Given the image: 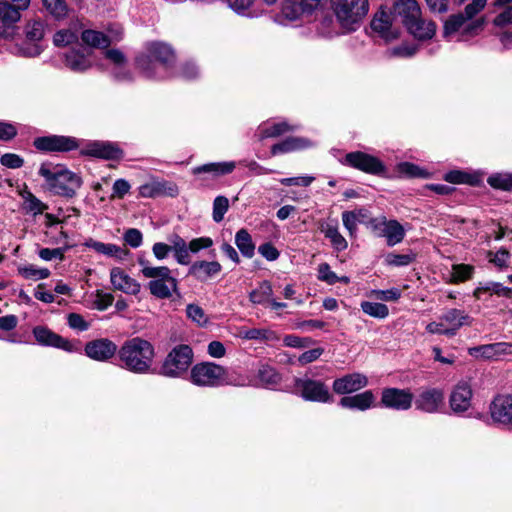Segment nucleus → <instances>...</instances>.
I'll list each match as a JSON object with an SVG mask.
<instances>
[{"mask_svg": "<svg viewBox=\"0 0 512 512\" xmlns=\"http://www.w3.org/2000/svg\"><path fill=\"white\" fill-rule=\"evenodd\" d=\"M179 76L185 80H193L199 76V69L194 62H185L179 69Z\"/></svg>", "mask_w": 512, "mask_h": 512, "instance_id": "nucleus-60", "label": "nucleus"}, {"mask_svg": "<svg viewBox=\"0 0 512 512\" xmlns=\"http://www.w3.org/2000/svg\"><path fill=\"white\" fill-rule=\"evenodd\" d=\"M192 360V349L188 345H178L166 356L160 373L167 377H179L187 371Z\"/></svg>", "mask_w": 512, "mask_h": 512, "instance_id": "nucleus-7", "label": "nucleus"}, {"mask_svg": "<svg viewBox=\"0 0 512 512\" xmlns=\"http://www.w3.org/2000/svg\"><path fill=\"white\" fill-rule=\"evenodd\" d=\"M372 295L379 300L395 301L400 298L401 292L397 288H392L389 290H373Z\"/></svg>", "mask_w": 512, "mask_h": 512, "instance_id": "nucleus-63", "label": "nucleus"}, {"mask_svg": "<svg viewBox=\"0 0 512 512\" xmlns=\"http://www.w3.org/2000/svg\"><path fill=\"white\" fill-rule=\"evenodd\" d=\"M345 160L351 167L365 173L380 175L385 172L384 164L377 157L364 152L357 151L348 153Z\"/></svg>", "mask_w": 512, "mask_h": 512, "instance_id": "nucleus-13", "label": "nucleus"}, {"mask_svg": "<svg viewBox=\"0 0 512 512\" xmlns=\"http://www.w3.org/2000/svg\"><path fill=\"white\" fill-rule=\"evenodd\" d=\"M273 295L272 285L268 281H263L260 285L249 294V299L254 304L269 303Z\"/></svg>", "mask_w": 512, "mask_h": 512, "instance_id": "nucleus-40", "label": "nucleus"}, {"mask_svg": "<svg viewBox=\"0 0 512 512\" xmlns=\"http://www.w3.org/2000/svg\"><path fill=\"white\" fill-rule=\"evenodd\" d=\"M394 13L400 17L404 26L421 16L420 7L415 0H398L394 5Z\"/></svg>", "mask_w": 512, "mask_h": 512, "instance_id": "nucleus-29", "label": "nucleus"}, {"mask_svg": "<svg viewBox=\"0 0 512 512\" xmlns=\"http://www.w3.org/2000/svg\"><path fill=\"white\" fill-rule=\"evenodd\" d=\"M33 335L40 345L52 346L67 352L76 351V346L66 338L54 333L44 326H36Z\"/></svg>", "mask_w": 512, "mask_h": 512, "instance_id": "nucleus-15", "label": "nucleus"}, {"mask_svg": "<svg viewBox=\"0 0 512 512\" xmlns=\"http://www.w3.org/2000/svg\"><path fill=\"white\" fill-rule=\"evenodd\" d=\"M361 309L365 314L378 319H384L389 314L387 305L378 302L363 301Z\"/></svg>", "mask_w": 512, "mask_h": 512, "instance_id": "nucleus-42", "label": "nucleus"}, {"mask_svg": "<svg viewBox=\"0 0 512 512\" xmlns=\"http://www.w3.org/2000/svg\"><path fill=\"white\" fill-rule=\"evenodd\" d=\"M374 32L386 41H391L399 36V30L392 25V14L384 9L377 11L371 21Z\"/></svg>", "mask_w": 512, "mask_h": 512, "instance_id": "nucleus-19", "label": "nucleus"}, {"mask_svg": "<svg viewBox=\"0 0 512 512\" xmlns=\"http://www.w3.org/2000/svg\"><path fill=\"white\" fill-rule=\"evenodd\" d=\"M22 10L7 1L0 2V19L5 25L16 23L20 20Z\"/></svg>", "mask_w": 512, "mask_h": 512, "instance_id": "nucleus-41", "label": "nucleus"}, {"mask_svg": "<svg viewBox=\"0 0 512 512\" xmlns=\"http://www.w3.org/2000/svg\"><path fill=\"white\" fill-rule=\"evenodd\" d=\"M487 182L493 188L509 190L512 187V175L508 173L493 174L488 177Z\"/></svg>", "mask_w": 512, "mask_h": 512, "instance_id": "nucleus-50", "label": "nucleus"}, {"mask_svg": "<svg viewBox=\"0 0 512 512\" xmlns=\"http://www.w3.org/2000/svg\"><path fill=\"white\" fill-rule=\"evenodd\" d=\"M295 386L307 401L327 403L332 400L328 387L321 381L297 379Z\"/></svg>", "mask_w": 512, "mask_h": 512, "instance_id": "nucleus-12", "label": "nucleus"}, {"mask_svg": "<svg viewBox=\"0 0 512 512\" xmlns=\"http://www.w3.org/2000/svg\"><path fill=\"white\" fill-rule=\"evenodd\" d=\"M466 21H468V19L462 13L449 16L444 24V36L448 37L459 31Z\"/></svg>", "mask_w": 512, "mask_h": 512, "instance_id": "nucleus-49", "label": "nucleus"}, {"mask_svg": "<svg viewBox=\"0 0 512 512\" xmlns=\"http://www.w3.org/2000/svg\"><path fill=\"white\" fill-rule=\"evenodd\" d=\"M65 248H42L39 250L38 255L44 261H51L58 259L59 261L64 260Z\"/></svg>", "mask_w": 512, "mask_h": 512, "instance_id": "nucleus-59", "label": "nucleus"}, {"mask_svg": "<svg viewBox=\"0 0 512 512\" xmlns=\"http://www.w3.org/2000/svg\"><path fill=\"white\" fill-rule=\"evenodd\" d=\"M46 10L56 19H62L68 14L65 0H42Z\"/></svg>", "mask_w": 512, "mask_h": 512, "instance_id": "nucleus-44", "label": "nucleus"}, {"mask_svg": "<svg viewBox=\"0 0 512 512\" xmlns=\"http://www.w3.org/2000/svg\"><path fill=\"white\" fill-rule=\"evenodd\" d=\"M38 173L45 181L46 190L65 198H73L83 184L78 174L61 165L43 163Z\"/></svg>", "mask_w": 512, "mask_h": 512, "instance_id": "nucleus-2", "label": "nucleus"}, {"mask_svg": "<svg viewBox=\"0 0 512 512\" xmlns=\"http://www.w3.org/2000/svg\"><path fill=\"white\" fill-rule=\"evenodd\" d=\"M368 385V378L361 373H350L334 380L332 388L336 394L346 395Z\"/></svg>", "mask_w": 512, "mask_h": 512, "instance_id": "nucleus-18", "label": "nucleus"}, {"mask_svg": "<svg viewBox=\"0 0 512 512\" xmlns=\"http://www.w3.org/2000/svg\"><path fill=\"white\" fill-rule=\"evenodd\" d=\"M408 23L405 27L417 39H431L435 35L436 25L433 21H426L418 16L413 22Z\"/></svg>", "mask_w": 512, "mask_h": 512, "instance_id": "nucleus-31", "label": "nucleus"}, {"mask_svg": "<svg viewBox=\"0 0 512 512\" xmlns=\"http://www.w3.org/2000/svg\"><path fill=\"white\" fill-rule=\"evenodd\" d=\"M77 41L78 35L69 29L59 30L53 38L54 44L58 47L67 46Z\"/></svg>", "mask_w": 512, "mask_h": 512, "instance_id": "nucleus-54", "label": "nucleus"}, {"mask_svg": "<svg viewBox=\"0 0 512 512\" xmlns=\"http://www.w3.org/2000/svg\"><path fill=\"white\" fill-rule=\"evenodd\" d=\"M312 146V142L304 137H287L283 141L274 144L271 147L273 156L285 154L293 151L303 150Z\"/></svg>", "mask_w": 512, "mask_h": 512, "instance_id": "nucleus-30", "label": "nucleus"}, {"mask_svg": "<svg viewBox=\"0 0 512 512\" xmlns=\"http://www.w3.org/2000/svg\"><path fill=\"white\" fill-rule=\"evenodd\" d=\"M165 186V184L160 182L146 183L140 186L139 194L146 198L161 196L165 191Z\"/></svg>", "mask_w": 512, "mask_h": 512, "instance_id": "nucleus-52", "label": "nucleus"}, {"mask_svg": "<svg viewBox=\"0 0 512 512\" xmlns=\"http://www.w3.org/2000/svg\"><path fill=\"white\" fill-rule=\"evenodd\" d=\"M68 325L70 328L78 331H86L89 328V324L85 319L77 313H70L68 315Z\"/></svg>", "mask_w": 512, "mask_h": 512, "instance_id": "nucleus-64", "label": "nucleus"}, {"mask_svg": "<svg viewBox=\"0 0 512 512\" xmlns=\"http://www.w3.org/2000/svg\"><path fill=\"white\" fill-rule=\"evenodd\" d=\"M123 240L130 247L138 248L142 245L143 235L140 230L136 228H129L123 234Z\"/></svg>", "mask_w": 512, "mask_h": 512, "instance_id": "nucleus-56", "label": "nucleus"}, {"mask_svg": "<svg viewBox=\"0 0 512 512\" xmlns=\"http://www.w3.org/2000/svg\"><path fill=\"white\" fill-rule=\"evenodd\" d=\"M26 39L29 43H25L21 48V52L27 57H36L43 51L40 41L45 34V24L41 20L29 21L25 28Z\"/></svg>", "mask_w": 512, "mask_h": 512, "instance_id": "nucleus-10", "label": "nucleus"}, {"mask_svg": "<svg viewBox=\"0 0 512 512\" xmlns=\"http://www.w3.org/2000/svg\"><path fill=\"white\" fill-rule=\"evenodd\" d=\"M311 10L308 9V6L304 5V1L300 0H286L282 4L281 13L282 15L288 19V20H296L298 19L302 13L304 12H310Z\"/></svg>", "mask_w": 512, "mask_h": 512, "instance_id": "nucleus-39", "label": "nucleus"}, {"mask_svg": "<svg viewBox=\"0 0 512 512\" xmlns=\"http://www.w3.org/2000/svg\"><path fill=\"white\" fill-rule=\"evenodd\" d=\"M84 245L94 250L96 253L103 254L107 257L123 259L127 254V251L116 244L103 243L92 238L88 239Z\"/></svg>", "mask_w": 512, "mask_h": 512, "instance_id": "nucleus-32", "label": "nucleus"}, {"mask_svg": "<svg viewBox=\"0 0 512 512\" xmlns=\"http://www.w3.org/2000/svg\"><path fill=\"white\" fill-rule=\"evenodd\" d=\"M511 346V344L506 342H497L469 348L468 353L476 358L493 359L510 353Z\"/></svg>", "mask_w": 512, "mask_h": 512, "instance_id": "nucleus-27", "label": "nucleus"}, {"mask_svg": "<svg viewBox=\"0 0 512 512\" xmlns=\"http://www.w3.org/2000/svg\"><path fill=\"white\" fill-rule=\"evenodd\" d=\"M297 128V126L290 125L287 122L263 124L259 126L258 137L259 140L266 138H276L287 132L295 131Z\"/></svg>", "mask_w": 512, "mask_h": 512, "instance_id": "nucleus-35", "label": "nucleus"}, {"mask_svg": "<svg viewBox=\"0 0 512 512\" xmlns=\"http://www.w3.org/2000/svg\"><path fill=\"white\" fill-rule=\"evenodd\" d=\"M485 294H488L489 296L497 295L510 297L512 294V288L506 287L499 282L493 281L479 283L478 287L473 292V296L476 299H482L483 295Z\"/></svg>", "mask_w": 512, "mask_h": 512, "instance_id": "nucleus-33", "label": "nucleus"}, {"mask_svg": "<svg viewBox=\"0 0 512 512\" xmlns=\"http://www.w3.org/2000/svg\"><path fill=\"white\" fill-rule=\"evenodd\" d=\"M318 279L328 284H335L338 282V276L331 270L328 263H321L318 266Z\"/></svg>", "mask_w": 512, "mask_h": 512, "instance_id": "nucleus-57", "label": "nucleus"}, {"mask_svg": "<svg viewBox=\"0 0 512 512\" xmlns=\"http://www.w3.org/2000/svg\"><path fill=\"white\" fill-rule=\"evenodd\" d=\"M236 168L234 161L212 162L203 164L192 169L194 175L209 174L212 179L230 174Z\"/></svg>", "mask_w": 512, "mask_h": 512, "instance_id": "nucleus-28", "label": "nucleus"}, {"mask_svg": "<svg viewBox=\"0 0 512 512\" xmlns=\"http://www.w3.org/2000/svg\"><path fill=\"white\" fill-rule=\"evenodd\" d=\"M235 244L241 254L246 258H252L255 254V244L246 229H240L235 235Z\"/></svg>", "mask_w": 512, "mask_h": 512, "instance_id": "nucleus-36", "label": "nucleus"}, {"mask_svg": "<svg viewBox=\"0 0 512 512\" xmlns=\"http://www.w3.org/2000/svg\"><path fill=\"white\" fill-rule=\"evenodd\" d=\"M447 328L448 336L453 337L463 326H470L473 319L464 311L459 309H449L441 317Z\"/></svg>", "mask_w": 512, "mask_h": 512, "instance_id": "nucleus-23", "label": "nucleus"}, {"mask_svg": "<svg viewBox=\"0 0 512 512\" xmlns=\"http://www.w3.org/2000/svg\"><path fill=\"white\" fill-rule=\"evenodd\" d=\"M81 38L85 44L94 48H107L111 44L108 35L96 30H84Z\"/></svg>", "mask_w": 512, "mask_h": 512, "instance_id": "nucleus-38", "label": "nucleus"}, {"mask_svg": "<svg viewBox=\"0 0 512 512\" xmlns=\"http://www.w3.org/2000/svg\"><path fill=\"white\" fill-rule=\"evenodd\" d=\"M474 267L468 264H456L452 266L451 281L453 283L464 282L472 278Z\"/></svg>", "mask_w": 512, "mask_h": 512, "instance_id": "nucleus-47", "label": "nucleus"}, {"mask_svg": "<svg viewBox=\"0 0 512 512\" xmlns=\"http://www.w3.org/2000/svg\"><path fill=\"white\" fill-rule=\"evenodd\" d=\"M154 356L153 345L141 337L126 340L118 350L119 366L135 374L150 373Z\"/></svg>", "mask_w": 512, "mask_h": 512, "instance_id": "nucleus-1", "label": "nucleus"}, {"mask_svg": "<svg viewBox=\"0 0 512 512\" xmlns=\"http://www.w3.org/2000/svg\"><path fill=\"white\" fill-rule=\"evenodd\" d=\"M24 208L36 216L47 210L48 206L40 199H38L34 194L28 192L26 196H24Z\"/></svg>", "mask_w": 512, "mask_h": 512, "instance_id": "nucleus-48", "label": "nucleus"}, {"mask_svg": "<svg viewBox=\"0 0 512 512\" xmlns=\"http://www.w3.org/2000/svg\"><path fill=\"white\" fill-rule=\"evenodd\" d=\"M110 281L114 289L126 294L137 295L141 289L140 284L119 267L111 269Z\"/></svg>", "mask_w": 512, "mask_h": 512, "instance_id": "nucleus-22", "label": "nucleus"}, {"mask_svg": "<svg viewBox=\"0 0 512 512\" xmlns=\"http://www.w3.org/2000/svg\"><path fill=\"white\" fill-rule=\"evenodd\" d=\"M171 251L174 252L177 263L188 265L190 263L189 244L179 235H175L171 240Z\"/></svg>", "mask_w": 512, "mask_h": 512, "instance_id": "nucleus-37", "label": "nucleus"}, {"mask_svg": "<svg viewBox=\"0 0 512 512\" xmlns=\"http://www.w3.org/2000/svg\"><path fill=\"white\" fill-rule=\"evenodd\" d=\"M0 163L7 168L17 169L23 166L24 160L17 154L6 153L1 156Z\"/></svg>", "mask_w": 512, "mask_h": 512, "instance_id": "nucleus-61", "label": "nucleus"}, {"mask_svg": "<svg viewBox=\"0 0 512 512\" xmlns=\"http://www.w3.org/2000/svg\"><path fill=\"white\" fill-rule=\"evenodd\" d=\"M65 65L74 72H83L91 67V62L81 48L65 54Z\"/></svg>", "mask_w": 512, "mask_h": 512, "instance_id": "nucleus-34", "label": "nucleus"}, {"mask_svg": "<svg viewBox=\"0 0 512 512\" xmlns=\"http://www.w3.org/2000/svg\"><path fill=\"white\" fill-rule=\"evenodd\" d=\"M174 52L172 48L164 43L154 42L147 46V54L137 58V65L148 78L155 77V64L159 62L163 66H168L174 61Z\"/></svg>", "mask_w": 512, "mask_h": 512, "instance_id": "nucleus-6", "label": "nucleus"}, {"mask_svg": "<svg viewBox=\"0 0 512 512\" xmlns=\"http://www.w3.org/2000/svg\"><path fill=\"white\" fill-rule=\"evenodd\" d=\"M18 273L25 279L41 280L50 276L47 268H37L34 265H26L18 267Z\"/></svg>", "mask_w": 512, "mask_h": 512, "instance_id": "nucleus-43", "label": "nucleus"}, {"mask_svg": "<svg viewBox=\"0 0 512 512\" xmlns=\"http://www.w3.org/2000/svg\"><path fill=\"white\" fill-rule=\"evenodd\" d=\"M398 171L407 177H423L424 172L417 166L409 162H403L398 165Z\"/></svg>", "mask_w": 512, "mask_h": 512, "instance_id": "nucleus-62", "label": "nucleus"}, {"mask_svg": "<svg viewBox=\"0 0 512 512\" xmlns=\"http://www.w3.org/2000/svg\"><path fill=\"white\" fill-rule=\"evenodd\" d=\"M332 7L341 26L352 28L369 12V0H332Z\"/></svg>", "mask_w": 512, "mask_h": 512, "instance_id": "nucleus-5", "label": "nucleus"}, {"mask_svg": "<svg viewBox=\"0 0 512 512\" xmlns=\"http://www.w3.org/2000/svg\"><path fill=\"white\" fill-rule=\"evenodd\" d=\"M229 208V200L225 196H217L213 202V220L219 223L223 220L225 213Z\"/></svg>", "mask_w": 512, "mask_h": 512, "instance_id": "nucleus-51", "label": "nucleus"}, {"mask_svg": "<svg viewBox=\"0 0 512 512\" xmlns=\"http://www.w3.org/2000/svg\"><path fill=\"white\" fill-rule=\"evenodd\" d=\"M80 154L106 160H115L122 157V150L109 142L93 141L86 144V146L80 150Z\"/></svg>", "mask_w": 512, "mask_h": 512, "instance_id": "nucleus-20", "label": "nucleus"}, {"mask_svg": "<svg viewBox=\"0 0 512 512\" xmlns=\"http://www.w3.org/2000/svg\"><path fill=\"white\" fill-rule=\"evenodd\" d=\"M190 378L193 384L203 387L244 385V381L234 377L224 367L213 362H203L193 366Z\"/></svg>", "mask_w": 512, "mask_h": 512, "instance_id": "nucleus-4", "label": "nucleus"}, {"mask_svg": "<svg viewBox=\"0 0 512 512\" xmlns=\"http://www.w3.org/2000/svg\"><path fill=\"white\" fill-rule=\"evenodd\" d=\"M186 315L191 321L200 327H204L209 323V317L197 304H188L186 307Z\"/></svg>", "mask_w": 512, "mask_h": 512, "instance_id": "nucleus-46", "label": "nucleus"}, {"mask_svg": "<svg viewBox=\"0 0 512 512\" xmlns=\"http://www.w3.org/2000/svg\"><path fill=\"white\" fill-rule=\"evenodd\" d=\"M339 405L347 409L365 411L376 406V398L371 390H366L353 396L342 397Z\"/></svg>", "mask_w": 512, "mask_h": 512, "instance_id": "nucleus-25", "label": "nucleus"}, {"mask_svg": "<svg viewBox=\"0 0 512 512\" xmlns=\"http://www.w3.org/2000/svg\"><path fill=\"white\" fill-rule=\"evenodd\" d=\"M369 224L378 237L386 239L389 247L401 243L405 237V229L397 220L379 217L371 219Z\"/></svg>", "mask_w": 512, "mask_h": 512, "instance_id": "nucleus-8", "label": "nucleus"}, {"mask_svg": "<svg viewBox=\"0 0 512 512\" xmlns=\"http://www.w3.org/2000/svg\"><path fill=\"white\" fill-rule=\"evenodd\" d=\"M117 345L107 339L100 338L89 341L85 345L86 355L96 361H107L112 358L116 353L118 354Z\"/></svg>", "mask_w": 512, "mask_h": 512, "instance_id": "nucleus-16", "label": "nucleus"}, {"mask_svg": "<svg viewBox=\"0 0 512 512\" xmlns=\"http://www.w3.org/2000/svg\"><path fill=\"white\" fill-rule=\"evenodd\" d=\"M487 0H472L464 8L462 13L468 20L473 19L478 13H480L486 6Z\"/></svg>", "mask_w": 512, "mask_h": 512, "instance_id": "nucleus-58", "label": "nucleus"}, {"mask_svg": "<svg viewBox=\"0 0 512 512\" xmlns=\"http://www.w3.org/2000/svg\"><path fill=\"white\" fill-rule=\"evenodd\" d=\"M138 263L142 275L150 279L147 288L154 297L169 299L174 294L179 295L178 280L167 266H153L144 259H139Z\"/></svg>", "mask_w": 512, "mask_h": 512, "instance_id": "nucleus-3", "label": "nucleus"}, {"mask_svg": "<svg viewBox=\"0 0 512 512\" xmlns=\"http://www.w3.org/2000/svg\"><path fill=\"white\" fill-rule=\"evenodd\" d=\"M362 211H345L342 213V222L344 227L348 230L349 235L354 238L356 237L357 225L362 217Z\"/></svg>", "mask_w": 512, "mask_h": 512, "instance_id": "nucleus-45", "label": "nucleus"}, {"mask_svg": "<svg viewBox=\"0 0 512 512\" xmlns=\"http://www.w3.org/2000/svg\"><path fill=\"white\" fill-rule=\"evenodd\" d=\"M415 260L414 254H395V253H388L385 257V262L387 265L390 266H408Z\"/></svg>", "mask_w": 512, "mask_h": 512, "instance_id": "nucleus-53", "label": "nucleus"}, {"mask_svg": "<svg viewBox=\"0 0 512 512\" xmlns=\"http://www.w3.org/2000/svg\"><path fill=\"white\" fill-rule=\"evenodd\" d=\"M318 227L320 232L329 239L334 250L341 252L347 249L348 242L339 232L337 220L320 221Z\"/></svg>", "mask_w": 512, "mask_h": 512, "instance_id": "nucleus-26", "label": "nucleus"}, {"mask_svg": "<svg viewBox=\"0 0 512 512\" xmlns=\"http://www.w3.org/2000/svg\"><path fill=\"white\" fill-rule=\"evenodd\" d=\"M494 422L512 427V395H497L489 407Z\"/></svg>", "mask_w": 512, "mask_h": 512, "instance_id": "nucleus-14", "label": "nucleus"}, {"mask_svg": "<svg viewBox=\"0 0 512 512\" xmlns=\"http://www.w3.org/2000/svg\"><path fill=\"white\" fill-rule=\"evenodd\" d=\"M444 406V393L437 388L422 391L415 400V407L426 413L440 412Z\"/></svg>", "mask_w": 512, "mask_h": 512, "instance_id": "nucleus-17", "label": "nucleus"}, {"mask_svg": "<svg viewBox=\"0 0 512 512\" xmlns=\"http://www.w3.org/2000/svg\"><path fill=\"white\" fill-rule=\"evenodd\" d=\"M259 380L266 385L276 384L279 381V375L274 368L268 365H262L258 370Z\"/></svg>", "mask_w": 512, "mask_h": 512, "instance_id": "nucleus-55", "label": "nucleus"}, {"mask_svg": "<svg viewBox=\"0 0 512 512\" xmlns=\"http://www.w3.org/2000/svg\"><path fill=\"white\" fill-rule=\"evenodd\" d=\"M413 394L407 389L384 388L381 392L380 405L393 410L405 411L411 408Z\"/></svg>", "mask_w": 512, "mask_h": 512, "instance_id": "nucleus-11", "label": "nucleus"}, {"mask_svg": "<svg viewBox=\"0 0 512 512\" xmlns=\"http://www.w3.org/2000/svg\"><path fill=\"white\" fill-rule=\"evenodd\" d=\"M472 389L467 382H459L451 392L449 404L456 414L467 411L471 406Z\"/></svg>", "mask_w": 512, "mask_h": 512, "instance_id": "nucleus-21", "label": "nucleus"}, {"mask_svg": "<svg viewBox=\"0 0 512 512\" xmlns=\"http://www.w3.org/2000/svg\"><path fill=\"white\" fill-rule=\"evenodd\" d=\"M34 146L44 152H69L79 148L80 144L71 136L50 135L36 138Z\"/></svg>", "mask_w": 512, "mask_h": 512, "instance_id": "nucleus-9", "label": "nucleus"}, {"mask_svg": "<svg viewBox=\"0 0 512 512\" xmlns=\"http://www.w3.org/2000/svg\"><path fill=\"white\" fill-rule=\"evenodd\" d=\"M222 271V265L218 261H196L189 270L188 274L200 282H206L216 277Z\"/></svg>", "mask_w": 512, "mask_h": 512, "instance_id": "nucleus-24", "label": "nucleus"}]
</instances>
